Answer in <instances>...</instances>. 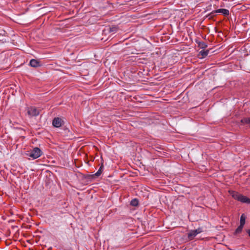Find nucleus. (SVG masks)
<instances>
[{
	"label": "nucleus",
	"instance_id": "obj_1",
	"mask_svg": "<svg viewBox=\"0 0 250 250\" xmlns=\"http://www.w3.org/2000/svg\"><path fill=\"white\" fill-rule=\"evenodd\" d=\"M28 155L33 159H35L41 156L42 151L39 148L35 147Z\"/></svg>",
	"mask_w": 250,
	"mask_h": 250
},
{
	"label": "nucleus",
	"instance_id": "obj_2",
	"mask_svg": "<svg viewBox=\"0 0 250 250\" xmlns=\"http://www.w3.org/2000/svg\"><path fill=\"white\" fill-rule=\"evenodd\" d=\"M27 111L28 115L30 116H37L40 113L39 110L34 106L28 107L27 109Z\"/></svg>",
	"mask_w": 250,
	"mask_h": 250
},
{
	"label": "nucleus",
	"instance_id": "obj_3",
	"mask_svg": "<svg viewBox=\"0 0 250 250\" xmlns=\"http://www.w3.org/2000/svg\"><path fill=\"white\" fill-rule=\"evenodd\" d=\"M215 13H222L224 15L227 16L229 15V11L226 9H219L214 11L212 12L210 14L208 15V17H209V19L212 18L214 16Z\"/></svg>",
	"mask_w": 250,
	"mask_h": 250
},
{
	"label": "nucleus",
	"instance_id": "obj_4",
	"mask_svg": "<svg viewBox=\"0 0 250 250\" xmlns=\"http://www.w3.org/2000/svg\"><path fill=\"white\" fill-rule=\"evenodd\" d=\"M201 230L200 229H197L196 230H191L188 234V237L189 240H192L197 234L201 232Z\"/></svg>",
	"mask_w": 250,
	"mask_h": 250
},
{
	"label": "nucleus",
	"instance_id": "obj_5",
	"mask_svg": "<svg viewBox=\"0 0 250 250\" xmlns=\"http://www.w3.org/2000/svg\"><path fill=\"white\" fill-rule=\"evenodd\" d=\"M53 125L56 127H59L62 126V119L60 118H55L52 122Z\"/></svg>",
	"mask_w": 250,
	"mask_h": 250
},
{
	"label": "nucleus",
	"instance_id": "obj_6",
	"mask_svg": "<svg viewBox=\"0 0 250 250\" xmlns=\"http://www.w3.org/2000/svg\"><path fill=\"white\" fill-rule=\"evenodd\" d=\"M239 201L242 203H250V199L240 194Z\"/></svg>",
	"mask_w": 250,
	"mask_h": 250
},
{
	"label": "nucleus",
	"instance_id": "obj_7",
	"mask_svg": "<svg viewBox=\"0 0 250 250\" xmlns=\"http://www.w3.org/2000/svg\"><path fill=\"white\" fill-rule=\"evenodd\" d=\"M30 65L34 67H37L40 65L39 64V62L35 59H32L30 61Z\"/></svg>",
	"mask_w": 250,
	"mask_h": 250
},
{
	"label": "nucleus",
	"instance_id": "obj_8",
	"mask_svg": "<svg viewBox=\"0 0 250 250\" xmlns=\"http://www.w3.org/2000/svg\"><path fill=\"white\" fill-rule=\"evenodd\" d=\"M231 195L233 198L239 201L240 194L235 191H232L231 193Z\"/></svg>",
	"mask_w": 250,
	"mask_h": 250
},
{
	"label": "nucleus",
	"instance_id": "obj_9",
	"mask_svg": "<svg viewBox=\"0 0 250 250\" xmlns=\"http://www.w3.org/2000/svg\"><path fill=\"white\" fill-rule=\"evenodd\" d=\"M103 168V166H101L100 168L99 169L98 171L94 175H92V177H94V176L98 177L99 176H100L102 172Z\"/></svg>",
	"mask_w": 250,
	"mask_h": 250
},
{
	"label": "nucleus",
	"instance_id": "obj_10",
	"mask_svg": "<svg viewBox=\"0 0 250 250\" xmlns=\"http://www.w3.org/2000/svg\"><path fill=\"white\" fill-rule=\"evenodd\" d=\"M243 124H250V118H245L241 120Z\"/></svg>",
	"mask_w": 250,
	"mask_h": 250
},
{
	"label": "nucleus",
	"instance_id": "obj_11",
	"mask_svg": "<svg viewBox=\"0 0 250 250\" xmlns=\"http://www.w3.org/2000/svg\"><path fill=\"white\" fill-rule=\"evenodd\" d=\"M208 50H202L200 52V54L202 56L203 58H204L208 55Z\"/></svg>",
	"mask_w": 250,
	"mask_h": 250
},
{
	"label": "nucleus",
	"instance_id": "obj_12",
	"mask_svg": "<svg viewBox=\"0 0 250 250\" xmlns=\"http://www.w3.org/2000/svg\"><path fill=\"white\" fill-rule=\"evenodd\" d=\"M243 227L244 226L240 225V226L236 229L235 234H237L240 233L242 231Z\"/></svg>",
	"mask_w": 250,
	"mask_h": 250
},
{
	"label": "nucleus",
	"instance_id": "obj_13",
	"mask_svg": "<svg viewBox=\"0 0 250 250\" xmlns=\"http://www.w3.org/2000/svg\"><path fill=\"white\" fill-rule=\"evenodd\" d=\"M198 46L200 47L201 48H205L207 47V45L206 43L204 42H198Z\"/></svg>",
	"mask_w": 250,
	"mask_h": 250
},
{
	"label": "nucleus",
	"instance_id": "obj_14",
	"mask_svg": "<svg viewBox=\"0 0 250 250\" xmlns=\"http://www.w3.org/2000/svg\"><path fill=\"white\" fill-rule=\"evenodd\" d=\"M245 224V217L244 214H242L240 218V224L241 225L244 226Z\"/></svg>",
	"mask_w": 250,
	"mask_h": 250
},
{
	"label": "nucleus",
	"instance_id": "obj_15",
	"mask_svg": "<svg viewBox=\"0 0 250 250\" xmlns=\"http://www.w3.org/2000/svg\"><path fill=\"white\" fill-rule=\"evenodd\" d=\"M130 204L133 206H137L138 204V201L136 199H134L131 201Z\"/></svg>",
	"mask_w": 250,
	"mask_h": 250
},
{
	"label": "nucleus",
	"instance_id": "obj_16",
	"mask_svg": "<svg viewBox=\"0 0 250 250\" xmlns=\"http://www.w3.org/2000/svg\"><path fill=\"white\" fill-rule=\"evenodd\" d=\"M116 30H117V28L115 27H112V28H110V32L115 31H116Z\"/></svg>",
	"mask_w": 250,
	"mask_h": 250
},
{
	"label": "nucleus",
	"instance_id": "obj_17",
	"mask_svg": "<svg viewBox=\"0 0 250 250\" xmlns=\"http://www.w3.org/2000/svg\"><path fill=\"white\" fill-rule=\"evenodd\" d=\"M247 232L249 234V236L250 237V229L248 230Z\"/></svg>",
	"mask_w": 250,
	"mask_h": 250
}]
</instances>
